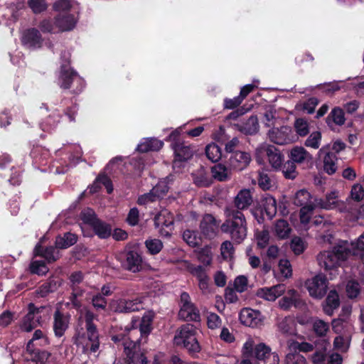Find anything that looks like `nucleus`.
Listing matches in <instances>:
<instances>
[{"label": "nucleus", "mask_w": 364, "mask_h": 364, "mask_svg": "<svg viewBox=\"0 0 364 364\" xmlns=\"http://www.w3.org/2000/svg\"><path fill=\"white\" fill-rule=\"evenodd\" d=\"M225 222L221 225V231L228 234L236 243H241L247 237V227L245 215L234 208L228 206L224 210Z\"/></svg>", "instance_id": "f257e3e1"}, {"label": "nucleus", "mask_w": 364, "mask_h": 364, "mask_svg": "<svg viewBox=\"0 0 364 364\" xmlns=\"http://www.w3.org/2000/svg\"><path fill=\"white\" fill-rule=\"evenodd\" d=\"M197 329L191 324L181 326L176 332L173 343L176 346L183 347L189 353H197L200 350V346L196 338Z\"/></svg>", "instance_id": "f03ea898"}, {"label": "nucleus", "mask_w": 364, "mask_h": 364, "mask_svg": "<svg viewBox=\"0 0 364 364\" xmlns=\"http://www.w3.org/2000/svg\"><path fill=\"white\" fill-rule=\"evenodd\" d=\"M181 131L176 129L168 137L175 154V161H185L190 159L195 151L193 147L179 139Z\"/></svg>", "instance_id": "7ed1b4c3"}, {"label": "nucleus", "mask_w": 364, "mask_h": 364, "mask_svg": "<svg viewBox=\"0 0 364 364\" xmlns=\"http://www.w3.org/2000/svg\"><path fill=\"white\" fill-rule=\"evenodd\" d=\"M75 343L78 348H82L84 353H95L100 348L97 330L78 332L75 338Z\"/></svg>", "instance_id": "20e7f679"}, {"label": "nucleus", "mask_w": 364, "mask_h": 364, "mask_svg": "<svg viewBox=\"0 0 364 364\" xmlns=\"http://www.w3.org/2000/svg\"><path fill=\"white\" fill-rule=\"evenodd\" d=\"M255 154L256 159L259 164L262 163V158L267 156L269 164L275 169L280 168L284 161V156L279 150L274 146L266 143L261 144L257 147Z\"/></svg>", "instance_id": "39448f33"}, {"label": "nucleus", "mask_w": 364, "mask_h": 364, "mask_svg": "<svg viewBox=\"0 0 364 364\" xmlns=\"http://www.w3.org/2000/svg\"><path fill=\"white\" fill-rule=\"evenodd\" d=\"M271 348L264 343L256 344L252 338H248L243 344L242 353L246 357H252L258 360H266L272 354Z\"/></svg>", "instance_id": "423d86ee"}, {"label": "nucleus", "mask_w": 364, "mask_h": 364, "mask_svg": "<svg viewBox=\"0 0 364 364\" xmlns=\"http://www.w3.org/2000/svg\"><path fill=\"white\" fill-rule=\"evenodd\" d=\"M46 309L45 306L36 307L31 303L28 306V313L23 317L21 329L26 332H30L41 323L42 316L44 315Z\"/></svg>", "instance_id": "0eeeda50"}, {"label": "nucleus", "mask_w": 364, "mask_h": 364, "mask_svg": "<svg viewBox=\"0 0 364 364\" xmlns=\"http://www.w3.org/2000/svg\"><path fill=\"white\" fill-rule=\"evenodd\" d=\"M181 318L185 321H199L200 314L194 304L191 301L190 296L186 292L181 294V309L178 313Z\"/></svg>", "instance_id": "6e6552de"}, {"label": "nucleus", "mask_w": 364, "mask_h": 364, "mask_svg": "<svg viewBox=\"0 0 364 364\" xmlns=\"http://www.w3.org/2000/svg\"><path fill=\"white\" fill-rule=\"evenodd\" d=\"M267 135L271 141L279 145L293 143L296 141L293 131L289 126L272 128L268 132Z\"/></svg>", "instance_id": "1a4fd4ad"}, {"label": "nucleus", "mask_w": 364, "mask_h": 364, "mask_svg": "<svg viewBox=\"0 0 364 364\" xmlns=\"http://www.w3.org/2000/svg\"><path fill=\"white\" fill-rule=\"evenodd\" d=\"M327 283L328 282L325 276L318 274L308 279L305 283V286L310 296L316 299H321L326 293Z\"/></svg>", "instance_id": "9d476101"}, {"label": "nucleus", "mask_w": 364, "mask_h": 364, "mask_svg": "<svg viewBox=\"0 0 364 364\" xmlns=\"http://www.w3.org/2000/svg\"><path fill=\"white\" fill-rule=\"evenodd\" d=\"M76 84L77 87L75 92H80L84 87L83 80L78 75L70 69L63 68L58 79V85L63 89L71 87V85Z\"/></svg>", "instance_id": "9b49d317"}, {"label": "nucleus", "mask_w": 364, "mask_h": 364, "mask_svg": "<svg viewBox=\"0 0 364 364\" xmlns=\"http://www.w3.org/2000/svg\"><path fill=\"white\" fill-rule=\"evenodd\" d=\"M137 333V330L133 329L129 333L128 336H123L121 338H119V336H114L112 340L114 342L122 341L126 355H134L137 352V346L141 342V338H136L135 335Z\"/></svg>", "instance_id": "f8f14e48"}, {"label": "nucleus", "mask_w": 364, "mask_h": 364, "mask_svg": "<svg viewBox=\"0 0 364 364\" xmlns=\"http://www.w3.org/2000/svg\"><path fill=\"white\" fill-rule=\"evenodd\" d=\"M263 316L260 311L250 308H244L240 313V320L244 325L257 328L262 325Z\"/></svg>", "instance_id": "ddd939ff"}, {"label": "nucleus", "mask_w": 364, "mask_h": 364, "mask_svg": "<svg viewBox=\"0 0 364 364\" xmlns=\"http://www.w3.org/2000/svg\"><path fill=\"white\" fill-rule=\"evenodd\" d=\"M329 145L323 146L318 151V156L323 159V170L329 175L336 173L337 170V157L333 152L329 151Z\"/></svg>", "instance_id": "4468645a"}, {"label": "nucleus", "mask_w": 364, "mask_h": 364, "mask_svg": "<svg viewBox=\"0 0 364 364\" xmlns=\"http://www.w3.org/2000/svg\"><path fill=\"white\" fill-rule=\"evenodd\" d=\"M251 159V156L248 152L237 151L230 154L228 164L231 168L242 171L248 166Z\"/></svg>", "instance_id": "2eb2a0df"}, {"label": "nucleus", "mask_w": 364, "mask_h": 364, "mask_svg": "<svg viewBox=\"0 0 364 364\" xmlns=\"http://www.w3.org/2000/svg\"><path fill=\"white\" fill-rule=\"evenodd\" d=\"M70 316L57 309L53 314V329L56 337H62L69 327Z\"/></svg>", "instance_id": "dca6fc26"}, {"label": "nucleus", "mask_w": 364, "mask_h": 364, "mask_svg": "<svg viewBox=\"0 0 364 364\" xmlns=\"http://www.w3.org/2000/svg\"><path fill=\"white\" fill-rule=\"evenodd\" d=\"M288 157L295 164H308L313 160L312 155L301 146H293L289 151Z\"/></svg>", "instance_id": "f3484780"}, {"label": "nucleus", "mask_w": 364, "mask_h": 364, "mask_svg": "<svg viewBox=\"0 0 364 364\" xmlns=\"http://www.w3.org/2000/svg\"><path fill=\"white\" fill-rule=\"evenodd\" d=\"M286 291L284 284H279L271 287H264L257 289L256 295L264 300L274 301L282 296Z\"/></svg>", "instance_id": "a211bd4d"}, {"label": "nucleus", "mask_w": 364, "mask_h": 364, "mask_svg": "<svg viewBox=\"0 0 364 364\" xmlns=\"http://www.w3.org/2000/svg\"><path fill=\"white\" fill-rule=\"evenodd\" d=\"M23 44L30 49L38 48L42 44V38L39 31L36 28L26 31L21 38Z\"/></svg>", "instance_id": "6ab92c4d"}, {"label": "nucleus", "mask_w": 364, "mask_h": 364, "mask_svg": "<svg viewBox=\"0 0 364 364\" xmlns=\"http://www.w3.org/2000/svg\"><path fill=\"white\" fill-rule=\"evenodd\" d=\"M50 353L46 350H41L36 348V347L31 349L26 348L25 354L26 364H44L48 358Z\"/></svg>", "instance_id": "aec40b11"}, {"label": "nucleus", "mask_w": 364, "mask_h": 364, "mask_svg": "<svg viewBox=\"0 0 364 364\" xmlns=\"http://www.w3.org/2000/svg\"><path fill=\"white\" fill-rule=\"evenodd\" d=\"M341 204H343V202L338 199L337 191H332L328 193L324 199H316V205L326 210L339 208Z\"/></svg>", "instance_id": "412c9836"}, {"label": "nucleus", "mask_w": 364, "mask_h": 364, "mask_svg": "<svg viewBox=\"0 0 364 364\" xmlns=\"http://www.w3.org/2000/svg\"><path fill=\"white\" fill-rule=\"evenodd\" d=\"M252 196L249 189H242L239 191L234 198V206L236 210L247 209L252 203Z\"/></svg>", "instance_id": "4be33fe9"}, {"label": "nucleus", "mask_w": 364, "mask_h": 364, "mask_svg": "<svg viewBox=\"0 0 364 364\" xmlns=\"http://www.w3.org/2000/svg\"><path fill=\"white\" fill-rule=\"evenodd\" d=\"M141 257L136 252L129 251L125 255L122 264L126 269L137 272L141 268Z\"/></svg>", "instance_id": "5701e85b"}, {"label": "nucleus", "mask_w": 364, "mask_h": 364, "mask_svg": "<svg viewBox=\"0 0 364 364\" xmlns=\"http://www.w3.org/2000/svg\"><path fill=\"white\" fill-rule=\"evenodd\" d=\"M200 227L202 232L205 235L211 237L215 235L218 228V223L212 215L207 214L204 215Z\"/></svg>", "instance_id": "b1692460"}, {"label": "nucleus", "mask_w": 364, "mask_h": 364, "mask_svg": "<svg viewBox=\"0 0 364 364\" xmlns=\"http://www.w3.org/2000/svg\"><path fill=\"white\" fill-rule=\"evenodd\" d=\"M76 24V19L73 15L60 14L55 18V27L60 31H67L73 29Z\"/></svg>", "instance_id": "393cba45"}, {"label": "nucleus", "mask_w": 364, "mask_h": 364, "mask_svg": "<svg viewBox=\"0 0 364 364\" xmlns=\"http://www.w3.org/2000/svg\"><path fill=\"white\" fill-rule=\"evenodd\" d=\"M340 304L339 296L336 291H330L323 305V309L326 314L333 315L334 311L338 309Z\"/></svg>", "instance_id": "a878e982"}, {"label": "nucleus", "mask_w": 364, "mask_h": 364, "mask_svg": "<svg viewBox=\"0 0 364 364\" xmlns=\"http://www.w3.org/2000/svg\"><path fill=\"white\" fill-rule=\"evenodd\" d=\"M164 146V142L156 138H147L141 141L136 149L140 152H147L149 151H159Z\"/></svg>", "instance_id": "bb28decb"}, {"label": "nucleus", "mask_w": 364, "mask_h": 364, "mask_svg": "<svg viewBox=\"0 0 364 364\" xmlns=\"http://www.w3.org/2000/svg\"><path fill=\"white\" fill-rule=\"evenodd\" d=\"M240 132L245 134H254L259 130L258 119L256 116H251L245 122L237 124Z\"/></svg>", "instance_id": "cd10ccee"}, {"label": "nucleus", "mask_w": 364, "mask_h": 364, "mask_svg": "<svg viewBox=\"0 0 364 364\" xmlns=\"http://www.w3.org/2000/svg\"><path fill=\"white\" fill-rule=\"evenodd\" d=\"M181 267L184 268L187 271H188L192 275L196 277L198 279V282L205 279V277H208L205 268L200 265L196 266L188 261H183L181 264Z\"/></svg>", "instance_id": "c85d7f7f"}, {"label": "nucleus", "mask_w": 364, "mask_h": 364, "mask_svg": "<svg viewBox=\"0 0 364 364\" xmlns=\"http://www.w3.org/2000/svg\"><path fill=\"white\" fill-rule=\"evenodd\" d=\"M34 255L41 256L48 262H54L58 258V252L53 247H46L43 250L41 245L39 244H38L34 249Z\"/></svg>", "instance_id": "c756f323"}, {"label": "nucleus", "mask_w": 364, "mask_h": 364, "mask_svg": "<svg viewBox=\"0 0 364 364\" xmlns=\"http://www.w3.org/2000/svg\"><path fill=\"white\" fill-rule=\"evenodd\" d=\"M316 199L312 198L311 194L305 189L297 191L295 194L294 204L298 206H306L307 205H315Z\"/></svg>", "instance_id": "7c9ffc66"}, {"label": "nucleus", "mask_w": 364, "mask_h": 364, "mask_svg": "<svg viewBox=\"0 0 364 364\" xmlns=\"http://www.w3.org/2000/svg\"><path fill=\"white\" fill-rule=\"evenodd\" d=\"M154 224L156 228L171 225L173 224V217L171 213L166 209L161 210L154 217Z\"/></svg>", "instance_id": "2f4dec72"}, {"label": "nucleus", "mask_w": 364, "mask_h": 364, "mask_svg": "<svg viewBox=\"0 0 364 364\" xmlns=\"http://www.w3.org/2000/svg\"><path fill=\"white\" fill-rule=\"evenodd\" d=\"M332 329L334 333L339 335H348L350 329L349 322L343 318H335L331 322Z\"/></svg>", "instance_id": "473e14b6"}, {"label": "nucleus", "mask_w": 364, "mask_h": 364, "mask_svg": "<svg viewBox=\"0 0 364 364\" xmlns=\"http://www.w3.org/2000/svg\"><path fill=\"white\" fill-rule=\"evenodd\" d=\"M263 208L269 219H272L277 213V201L274 197L267 194L263 198Z\"/></svg>", "instance_id": "72a5a7b5"}, {"label": "nucleus", "mask_w": 364, "mask_h": 364, "mask_svg": "<svg viewBox=\"0 0 364 364\" xmlns=\"http://www.w3.org/2000/svg\"><path fill=\"white\" fill-rule=\"evenodd\" d=\"M49 343L48 339L46 334L41 330H36L32 338L28 341L27 344V349L36 346H45Z\"/></svg>", "instance_id": "f704fd0d"}, {"label": "nucleus", "mask_w": 364, "mask_h": 364, "mask_svg": "<svg viewBox=\"0 0 364 364\" xmlns=\"http://www.w3.org/2000/svg\"><path fill=\"white\" fill-rule=\"evenodd\" d=\"M291 230L288 222L284 220H279L274 225V234L280 239L287 238L291 233Z\"/></svg>", "instance_id": "c9c22d12"}, {"label": "nucleus", "mask_w": 364, "mask_h": 364, "mask_svg": "<svg viewBox=\"0 0 364 364\" xmlns=\"http://www.w3.org/2000/svg\"><path fill=\"white\" fill-rule=\"evenodd\" d=\"M331 120L336 125H343L346 122L343 110L338 107H334L326 119L328 125L331 124Z\"/></svg>", "instance_id": "e433bc0d"}, {"label": "nucleus", "mask_w": 364, "mask_h": 364, "mask_svg": "<svg viewBox=\"0 0 364 364\" xmlns=\"http://www.w3.org/2000/svg\"><path fill=\"white\" fill-rule=\"evenodd\" d=\"M213 177L219 181H227L230 178V172L225 166L218 164L212 167L211 169Z\"/></svg>", "instance_id": "4c0bfd02"}, {"label": "nucleus", "mask_w": 364, "mask_h": 364, "mask_svg": "<svg viewBox=\"0 0 364 364\" xmlns=\"http://www.w3.org/2000/svg\"><path fill=\"white\" fill-rule=\"evenodd\" d=\"M287 346L290 351H296L309 353L314 350L313 344L307 342L299 343L294 340H289L287 341Z\"/></svg>", "instance_id": "58836bf2"}, {"label": "nucleus", "mask_w": 364, "mask_h": 364, "mask_svg": "<svg viewBox=\"0 0 364 364\" xmlns=\"http://www.w3.org/2000/svg\"><path fill=\"white\" fill-rule=\"evenodd\" d=\"M294 127L300 136H306L310 132L309 123L304 118H298L294 121Z\"/></svg>", "instance_id": "ea45409f"}, {"label": "nucleus", "mask_w": 364, "mask_h": 364, "mask_svg": "<svg viewBox=\"0 0 364 364\" xmlns=\"http://www.w3.org/2000/svg\"><path fill=\"white\" fill-rule=\"evenodd\" d=\"M92 228L95 234L100 238H107L111 235L110 226L99 220Z\"/></svg>", "instance_id": "a19ab883"}, {"label": "nucleus", "mask_w": 364, "mask_h": 364, "mask_svg": "<svg viewBox=\"0 0 364 364\" xmlns=\"http://www.w3.org/2000/svg\"><path fill=\"white\" fill-rule=\"evenodd\" d=\"M205 154L208 159L213 162L219 161L222 156L220 148L214 143L207 145Z\"/></svg>", "instance_id": "79ce46f5"}, {"label": "nucleus", "mask_w": 364, "mask_h": 364, "mask_svg": "<svg viewBox=\"0 0 364 364\" xmlns=\"http://www.w3.org/2000/svg\"><path fill=\"white\" fill-rule=\"evenodd\" d=\"M350 346L349 335H339L336 336L333 341L334 348L341 352L348 350Z\"/></svg>", "instance_id": "37998d69"}, {"label": "nucleus", "mask_w": 364, "mask_h": 364, "mask_svg": "<svg viewBox=\"0 0 364 364\" xmlns=\"http://www.w3.org/2000/svg\"><path fill=\"white\" fill-rule=\"evenodd\" d=\"M280 168L286 178L294 179L298 175L296 164L290 160L286 161Z\"/></svg>", "instance_id": "c03bdc74"}, {"label": "nucleus", "mask_w": 364, "mask_h": 364, "mask_svg": "<svg viewBox=\"0 0 364 364\" xmlns=\"http://www.w3.org/2000/svg\"><path fill=\"white\" fill-rule=\"evenodd\" d=\"M321 138L322 136L320 132H313L306 139L304 145L309 148L318 149L321 145Z\"/></svg>", "instance_id": "a18cd8bd"}, {"label": "nucleus", "mask_w": 364, "mask_h": 364, "mask_svg": "<svg viewBox=\"0 0 364 364\" xmlns=\"http://www.w3.org/2000/svg\"><path fill=\"white\" fill-rule=\"evenodd\" d=\"M80 217L85 224L90 227H92L98 220L94 210L90 208H85L82 210Z\"/></svg>", "instance_id": "49530a36"}, {"label": "nucleus", "mask_w": 364, "mask_h": 364, "mask_svg": "<svg viewBox=\"0 0 364 364\" xmlns=\"http://www.w3.org/2000/svg\"><path fill=\"white\" fill-rule=\"evenodd\" d=\"M313 330L318 336H325L329 331V325L321 319H316L313 322Z\"/></svg>", "instance_id": "de8ad7c7"}, {"label": "nucleus", "mask_w": 364, "mask_h": 364, "mask_svg": "<svg viewBox=\"0 0 364 364\" xmlns=\"http://www.w3.org/2000/svg\"><path fill=\"white\" fill-rule=\"evenodd\" d=\"M60 115L59 113L54 112L46 119V121L41 124V128L43 130L49 131L57 126L59 123Z\"/></svg>", "instance_id": "09e8293b"}, {"label": "nucleus", "mask_w": 364, "mask_h": 364, "mask_svg": "<svg viewBox=\"0 0 364 364\" xmlns=\"http://www.w3.org/2000/svg\"><path fill=\"white\" fill-rule=\"evenodd\" d=\"M284 364H306V360L296 351L289 352L285 356Z\"/></svg>", "instance_id": "8fccbe9b"}, {"label": "nucleus", "mask_w": 364, "mask_h": 364, "mask_svg": "<svg viewBox=\"0 0 364 364\" xmlns=\"http://www.w3.org/2000/svg\"><path fill=\"white\" fill-rule=\"evenodd\" d=\"M258 184L259 187L264 191L270 190L275 186L274 180L264 172H260L259 173Z\"/></svg>", "instance_id": "3c124183"}, {"label": "nucleus", "mask_w": 364, "mask_h": 364, "mask_svg": "<svg viewBox=\"0 0 364 364\" xmlns=\"http://www.w3.org/2000/svg\"><path fill=\"white\" fill-rule=\"evenodd\" d=\"M220 253L223 259H231L235 253L233 244L229 240L223 242L220 246Z\"/></svg>", "instance_id": "603ef678"}, {"label": "nucleus", "mask_w": 364, "mask_h": 364, "mask_svg": "<svg viewBox=\"0 0 364 364\" xmlns=\"http://www.w3.org/2000/svg\"><path fill=\"white\" fill-rule=\"evenodd\" d=\"M148 251L151 255L158 254L163 248V243L159 239H149L145 242Z\"/></svg>", "instance_id": "864d4df0"}, {"label": "nucleus", "mask_w": 364, "mask_h": 364, "mask_svg": "<svg viewBox=\"0 0 364 364\" xmlns=\"http://www.w3.org/2000/svg\"><path fill=\"white\" fill-rule=\"evenodd\" d=\"M317 208L315 205H307L301 207L300 210V221L302 224L306 225L310 221L313 210Z\"/></svg>", "instance_id": "5fc2aeb1"}, {"label": "nucleus", "mask_w": 364, "mask_h": 364, "mask_svg": "<svg viewBox=\"0 0 364 364\" xmlns=\"http://www.w3.org/2000/svg\"><path fill=\"white\" fill-rule=\"evenodd\" d=\"M194 182L199 186H208L210 184V179L203 168H201L198 173H193Z\"/></svg>", "instance_id": "6e6d98bb"}, {"label": "nucleus", "mask_w": 364, "mask_h": 364, "mask_svg": "<svg viewBox=\"0 0 364 364\" xmlns=\"http://www.w3.org/2000/svg\"><path fill=\"white\" fill-rule=\"evenodd\" d=\"M169 177L161 180L154 188V193L158 195L159 198L164 197L168 191L169 186L168 185Z\"/></svg>", "instance_id": "4d7b16f0"}, {"label": "nucleus", "mask_w": 364, "mask_h": 364, "mask_svg": "<svg viewBox=\"0 0 364 364\" xmlns=\"http://www.w3.org/2000/svg\"><path fill=\"white\" fill-rule=\"evenodd\" d=\"M30 269L32 273L38 275H44L48 272V268L43 261L35 260L30 264Z\"/></svg>", "instance_id": "13d9d810"}, {"label": "nucleus", "mask_w": 364, "mask_h": 364, "mask_svg": "<svg viewBox=\"0 0 364 364\" xmlns=\"http://www.w3.org/2000/svg\"><path fill=\"white\" fill-rule=\"evenodd\" d=\"M151 318L149 316H144L141 318L140 323L139 330L137 331L141 335V338L147 335L151 332Z\"/></svg>", "instance_id": "bf43d9fd"}, {"label": "nucleus", "mask_w": 364, "mask_h": 364, "mask_svg": "<svg viewBox=\"0 0 364 364\" xmlns=\"http://www.w3.org/2000/svg\"><path fill=\"white\" fill-rule=\"evenodd\" d=\"M207 325L210 329L219 328L222 326V319L215 313H208Z\"/></svg>", "instance_id": "052dcab7"}, {"label": "nucleus", "mask_w": 364, "mask_h": 364, "mask_svg": "<svg viewBox=\"0 0 364 364\" xmlns=\"http://www.w3.org/2000/svg\"><path fill=\"white\" fill-rule=\"evenodd\" d=\"M364 198V189L361 184L355 183L350 191V198L355 201L360 202Z\"/></svg>", "instance_id": "680f3d73"}, {"label": "nucleus", "mask_w": 364, "mask_h": 364, "mask_svg": "<svg viewBox=\"0 0 364 364\" xmlns=\"http://www.w3.org/2000/svg\"><path fill=\"white\" fill-rule=\"evenodd\" d=\"M255 237L257 240V245L260 248H264L267 246L269 240V234L268 230H263L261 231H257L255 232Z\"/></svg>", "instance_id": "e2e57ef3"}, {"label": "nucleus", "mask_w": 364, "mask_h": 364, "mask_svg": "<svg viewBox=\"0 0 364 364\" xmlns=\"http://www.w3.org/2000/svg\"><path fill=\"white\" fill-rule=\"evenodd\" d=\"M143 309L142 302L140 299L134 300L126 299V306L124 307V313H130L132 311H139Z\"/></svg>", "instance_id": "0e129e2a"}, {"label": "nucleus", "mask_w": 364, "mask_h": 364, "mask_svg": "<svg viewBox=\"0 0 364 364\" xmlns=\"http://www.w3.org/2000/svg\"><path fill=\"white\" fill-rule=\"evenodd\" d=\"M248 279L245 276L237 277L234 281V289L237 292L242 293L247 289Z\"/></svg>", "instance_id": "69168bd1"}, {"label": "nucleus", "mask_w": 364, "mask_h": 364, "mask_svg": "<svg viewBox=\"0 0 364 364\" xmlns=\"http://www.w3.org/2000/svg\"><path fill=\"white\" fill-rule=\"evenodd\" d=\"M326 358V348L316 350L311 356V360L314 364H325Z\"/></svg>", "instance_id": "338daca9"}, {"label": "nucleus", "mask_w": 364, "mask_h": 364, "mask_svg": "<svg viewBox=\"0 0 364 364\" xmlns=\"http://www.w3.org/2000/svg\"><path fill=\"white\" fill-rule=\"evenodd\" d=\"M279 269L281 274L285 278L290 277L292 274V269L288 259H282L279 262Z\"/></svg>", "instance_id": "774afa93"}]
</instances>
